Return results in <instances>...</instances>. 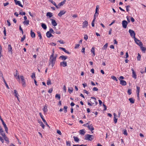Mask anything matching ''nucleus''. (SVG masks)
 <instances>
[{
	"instance_id": "nucleus-1",
	"label": "nucleus",
	"mask_w": 146,
	"mask_h": 146,
	"mask_svg": "<svg viewBox=\"0 0 146 146\" xmlns=\"http://www.w3.org/2000/svg\"><path fill=\"white\" fill-rule=\"evenodd\" d=\"M56 60V57H54V56H53V55H51L49 59V65L51 64L52 68L55 63Z\"/></svg>"
},
{
	"instance_id": "nucleus-2",
	"label": "nucleus",
	"mask_w": 146,
	"mask_h": 146,
	"mask_svg": "<svg viewBox=\"0 0 146 146\" xmlns=\"http://www.w3.org/2000/svg\"><path fill=\"white\" fill-rule=\"evenodd\" d=\"M94 138L93 135L89 134H86L85 136L84 139L86 140L92 141Z\"/></svg>"
},
{
	"instance_id": "nucleus-3",
	"label": "nucleus",
	"mask_w": 146,
	"mask_h": 146,
	"mask_svg": "<svg viewBox=\"0 0 146 146\" xmlns=\"http://www.w3.org/2000/svg\"><path fill=\"white\" fill-rule=\"evenodd\" d=\"M96 99L94 97H91V99L90 100V102L92 104H94L95 103V105H96L98 104V102L96 101Z\"/></svg>"
},
{
	"instance_id": "nucleus-4",
	"label": "nucleus",
	"mask_w": 146,
	"mask_h": 146,
	"mask_svg": "<svg viewBox=\"0 0 146 146\" xmlns=\"http://www.w3.org/2000/svg\"><path fill=\"white\" fill-rule=\"evenodd\" d=\"M135 42L139 46H143V44L141 42L140 40L137 39L136 38H134Z\"/></svg>"
},
{
	"instance_id": "nucleus-5",
	"label": "nucleus",
	"mask_w": 146,
	"mask_h": 146,
	"mask_svg": "<svg viewBox=\"0 0 146 146\" xmlns=\"http://www.w3.org/2000/svg\"><path fill=\"white\" fill-rule=\"evenodd\" d=\"M129 32L131 37H133L134 38H135V34L133 31L131 29H129Z\"/></svg>"
},
{
	"instance_id": "nucleus-6",
	"label": "nucleus",
	"mask_w": 146,
	"mask_h": 146,
	"mask_svg": "<svg viewBox=\"0 0 146 146\" xmlns=\"http://www.w3.org/2000/svg\"><path fill=\"white\" fill-rule=\"evenodd\" d=\"M20 79L22 81V83L23 87H25L26 86L25 81L24 79V77L23 76H21Z\"/></svg>"
},
{
	"instance_id": "nucleus-7",
	"label": "nucleus",
	"mask_w": 146,
	"mask_h": 146,
	"mask_svg": "<svg viewBox=\"0 0 146 146\" xmlns=\"http://www.w3.org/2000/svg\"><path fill=\"white\" fill-rule=\"evenodd\" d=\"M1 122H2V124L4 126V127L5 129V131H6V132L7 133H8V128H7L6 124L5 123L4 121H3V119H1Z\"/></svg>"
},
{
	"instance_id": "nucleus-8",
	"label": "nucleus",
	"mask_w": 146,
	"mask_h": 146,
	"mask_svg": "<svg viewBox=\"0 0 146 146\" xmlns=\"http://www.w3.org/2000/svg\"><path fill=\"white\" fill-rule=\"evenodd\" d=\"M122 24L123 27L125 29L127 28L128 22L125 20H123L122 21Z\"/></svg>"
},
{
	"instance_id": "nucleus-9",
	"label": "nucleus",
	"mask_w": 146,
	"mask_h": 146,
	"mask_svg": "<svg viewBox=\"0 0 146 146\" xmlns=\"http://www.w3.org/2000/svg\"><path fill=\"white\" fill-rule=\"evenodd\" d=\"M82 24L83 25L82 27V28H84L88 26V23L87 21H85L83 22Z\"/></svg>"
},
{
	"instance_id": "nucleus-10",
	"label": "nucleus",
	"mask_w": 146,
	"mask_h": 146,
	"mask_svg": "<svg viewBox=\"0 0 146 146\" xmlns=\"http://www.w3.org/2000/svg\"><path fill=\"white\" fill-rule=\"evenodd\" d=\"M50 19L51 21V23L53 26H56L57 25V23L54 19Z\"/></svg>"
},
{
	"instance_id": "nucleus-11",
	"label": "nucleus",
	"mask_w": 146,
	"mask_h": 146,
	"mask_svg": "<svg viewBox=\"0 0 146 146\" xmlns=\"http://www.w3.org/2000/svg\"><path fill=\"white\" fill-rule=\"evenodd\" d=\"M131 70L132 72V77L135 79H136L137 78V75L135 72L134 71V70L133 68L131 69Z\"/></svg>"
},
{
	"instance_id": "nucleus-12",
	"label": "nucleus",
	"mask_w": 146,
	"mask_h": 146,
	"mask_svg": "<svg viewBox=\"0 0 146 146\" xmlns=\"http://www.w3.org/2000/svg\"><path fill=\"white\" fill-rule=\"evenodd\" d=\"M60 65L63 67H65L67 66V63L66 62L63 61L60 63Z\"/></svg>"
},
{
	"instance_id": "nucleus-13",
	"label": "nucleus",
	"mask_w": 146,
	"mask_h": 146,
	"mask_svg": "<svg viewBox=\"0 0 146 146\" xmlns=\"http://www.w3.org/2000/svg\"><path fill=\"white\" fill-rule=\"evenodd\" d=\"M8 50L9 52H10L11 53V54H12V47L10 44L8 45Z\"/></svg>"
},
{
	"instance_id": "nucleus-14",
	"label": "nucleus",
	"mask_w": 146,
	"mask_h": 146,
	"mask_svg": "<svg viewBox=\"0 0 146 146\" xmlns=\"http://www.w3.org/2000/svg\"><path fill=\"white\" fill-rule=\"evenodd\" d=\"M66 12L64 11H60V13L58 14V16L60 17H61L62 16L64 15Z\"/></svg>"
},
{
	"instance_id": "nucleus-15",
	"label": "nucleus",
	"mask_w": 146,
	"mask_h": 146,
	"mask_svg": "<svg viewBox=\"0 0 146 146\" xmlns=\"http://www.w3.org/2000/svg\"><path fill=\"white\" fill-rule=\"evenodd\" d=\"M88 128L91 131H92L94 129V128L92 124H91L90 125H88Z\"/></svg>"
},
{
	"instance_id": "nucleus-16",
	"label": "nucleus",
	"mask_w": 146,
	"mask_h": 146,
	"mask_svg": "<svg viewBox=\"0 0 146 146\" xmlns=\"http://www.w3.org/2000/svg\"><path fill=\"white\" fill-rule=\"evenodd\" d=\"M66 1V0H64L63 1L61 2V3H59L57 6L59 7H60L63 5L65 3Z\"/></svg>"
},
{
	"instance_id": "nucleus-17",
	"label": "nucleus",
	"mask_w": 146,
	"mask_h": 146,
	"mask_svg": "<svg viewBox=\"0 0 146 146\" xmlns=\"http://www.w3.org/2000/svg\"><path fill=\"white\" fill-rule=\"evenodd\" d=\"M46 35L48 38H50L51 37H53V36L48 31L46 33Z\"/></svg>"
},
{
	"instance_id": "nucleus-18",
	"label": "nucleus",
	"mask_w": 146,
	"mask_h": 146,
	"mask_svg": "<svg viewBox=\"0 0 146 146\" xmlns=\"http://www.w3.org/2000/svg\"><path fill=\"white\" fill-rule=\"evenodd\" d=\"M120 84L123 86H125L126 85L127 83L126 81L123 80H120Z\"/></svg>"
},
{
	"instance_id": "nucleus-19",
	"label": "nucleus",
	"mask_w": 146,
	"mask_h": 146,
	"mask_svg": "<svg viewBox=\"0 0 146 146\" xmlns=\"http://www.w3.org/2000/svg\"><path fill=\"white\" fill-rule=\"evenodd\" d=\"M60 49L62 50H63L64 52L68 54H70V52H69L68 51H67L65 48H62V47H60L59 48Z\"/></svg>"
},
{
	"instance_id": "nucleus-20",
	"label": "nucleus",
	"mask_w": 146,
	"mask_h": 146,
	"mask_svg": "<svg viewBox=\"0 0 146 146\" xmlns=\"http://www.w3.org/2000/svg\"><path fill=\"white\" fill-rule=\"evenodd\" d=\"M13 94L15 97H17V96H19V95L18 94V92L16 90H14Z\"/></svg>"
},
{
	"instance_id": "nucleus-21",
	"label": "nucleus",
	"mask_w": 146,
	"mask_h": 146,
	"mask_svg": "<svg viewBox=\"0 0 146 146\" xmlns=\"http://www.w3.org/2000/svg\"><path fill=\"white\" fill-rule=\"evenodd\" d=\"M31 35L33 38H35V33L32 30L31 31Z\"/></svg>"
},
{
	"instance_id": "nucleus-22",
	"label": "nucleus",
	"mask_w": 146,
	"mask_h": 146,
	"mask_svg": "<svg viewBox=\"0 0 146 146\" xmlns=\"http://www.w3.org/2000/svg\"><path fill=\"white\" fill-rule=\"evenodd\" d=\"M60 58H61L63 60H65L68 57L66 56H61L60 57Z\"/></svg>"
},
{
	"instance_id": "nucleus-23",
	"label": "nucleus",
	"mask_w": 146,
	"mask_h": 146,
	"mask_svg": "<svg viewBox=\"0 0 146 146\" xmlns=\"http://www.w3.org/2000/svg\"><path fill=\"white\" fill-rule=\"evenodd\" d=\"M15 77L16 78L18 79L19 80L20 79L19 75L18 73V71L16 70V74L15 75Z\"/></svg>"
},
{
	"instance_id": "nucleus-24",
	"label": "nucleus",
	"mask_w": 146,
	"mask_h": 146,
	"mask_svg": "<svg viewBox=\"0 0 146 146\" xmlns=\"http://www.w3.org/2000/svg\"><path fill=\"white\" fill-rule=\"evenodd\" d=\"M91 52L93 53V55H92L93 56H94L95 55V48L94 47H93L91 50Z\"/></svg>"
},
{
	"instance_id": "nucleus-25",
	"label": "nucleus",
	"mask_w": 146,
	"mask_h": 146,
	"mask_svg": "<svg viewBox=\"0 0 146 146\" xmlns=\"http://www.w3.org/2000/svg\"><path fill=\"white\" fill-rule=\"evenodd\" d=\"M43 110L44 113H45L47 112L48 110L47 109V107L46 105H45L44 106V108L43 109Z\"/></svg>"
},
{
	"instance_id": "nucleus-26",
	"label": "nucleus",
	"mask_w": 146,
	"mask_h": 146,
	"mask_svg": "<svg viewBox=\"0 0 146 146\" xmlns=\"http://www.w3.org/2000/svg\"><path fill=\"white\" fill-rule=\"evenodd\" d=\"M41 25L42 27L44 30H45L47 29V27L45 24L42 23Z\"/></svg>"
},
{
	"instance_id": "nucleus-27",
	"label": "nucleus",
	"mask_w": 146,
	"mask_h": 146,
	"mask_svg": "<svg viewBox=\"0 0 146 146\" xmlns=\"http://www.w3.org/2000/svg\"><path fill=\"white\" fill-rule=\"evenodd\" d=\"M3 137L5 141L7 142V144L9 143V140L8 138L6 136H5L4 137Z\"/></svg>"
},
{
	"instance_id": "nucleus-28",
	"label": "nucleus",
	"mask_w": 146,
	"mask_h": 146,
	"mask_svg": "<svg viewBox=\"0 0 146 146\" xmlns=\"http://www.w3.org/2000/svg\"><path fill=\"white\" fill-rule=\"evenodd\" d=\"M130 102L131 104H133L134 103L135 100L133 98H131L129 99Z\"/></svg>"
},
{
	"instance_id": "nucleus-29",
	"label": "nucleus",
	"mask_w": 146,
	"mask_h": 146,
	"mask_svg": "<svg viewBox=\"0 0 146 146\" xmlns=\"http://www.w3.org/2000/svg\"><path fill=\"white\" fill-rule=\"evenodd\" d=\"M46 16L50 18L52 16V13L51 12H48L46 14Z\"/></svg>"
},
{
	"instance_id": "nucleus-30",
	"label": "nucleus",
	"mask_w": 146,
	"mask_h": 146,
	"mask_svg": "<svg viewBox=\"0 0 146 146\" xmlns=\"http://www.w3.org/2000/svg\"><path fill=\"white\" fill-rule=\"evenodd\" d=\"M73 138L74 139V141L76 142H78L80 140L79 138L77 137L74 136Z\"/></svg>"
},
{
	"instance_id": "nucleus-31",
	"label": "nucleus",
	"mask_w": 146,
	"mask_h": 146,
	"mask_svg": "<svg viewBox=\"0 0 146 146\" xmlns=\"http://www.w3.org/2000/svg\"><path fill=\"white\" fill-rule=\"evenodd\" d=\"M16 5H19L21 7H23V5L21 3V2L20 1H18L16 2L15 3Z\"/></svg>"
},
{
	"instance_id": "nucleus-32",
	"label": "nucleus",
	"mask_w": 146,
	"mask_h": 146,
	"mask_svg": "<svg viewBox=\"0 0 146 146\" xmlns=\"http://www.w3.org/2000/svg\"><path fill=\"white\" fill-rule=\"evenodd\" d=\"M29 20H26L23 22V23L24 24L28 25L29 24Z\"/></svg>"
},
{
	"instance_id": "nucleus-33",
	"label": "nucleus",
	"mask_w": 146,
	"mask_h": 146,
	"mask_svg": "<svg viewBox=\"0 0 146 146\" xmlns=\"http://www.w3.org/2000/svg\"><path fill=\"white\" fill-rule=\"evenodd\" d=\"M2 78H3V81H4V82L5 83V86H6V87H7V88L8 89H9V88L8 85L7 84L6 81H5L4 78H3V77L2 76Z\"/></svg>"
},
{
	"instance_id": "nucleus-34",
	"label": "nucleus",
	"mask_w": 146,
	"mask_h": 146,
	"mask_svg": "<svg viewBox=\"0 0 146 146\" xmlns=\"http://www.w3.org/2000/svg\"><path fill=\"white\" fill-rule=\"evenodd\" d=\"M46 84L48 85H49L51 84V82L49 79L47 80Z\"/></svg>"
},
{
	"instance_id": "nucleus-35",
	"label": "nucleus",
	"mask_w": 146,
	"mask_h": 146,
	"mask_svg": "<svg viewBox=\"0 0 146 146\" xmlns=\"http://www.w3.org/2000/svg\"><path fill=\"white\" fill-rule=\"evenodd\" d=\"M37 34L38 35V36L39 37L40 39H42V36L40 32L39 31H38V32H37Z\"/></svg>"
},
{
	"instance_id": "nucleus-36",
	"label": "nucleus",
	"mask_w": 146,
	"mask_h": 146,
	"mask_svg": "<svg viewBox=\"0 0 146 146\" xmlns=\"http://www.w3.org/2000/svg\"><path fill=\"white\" fill-rule=\"evenodd\" d=\"M80 131V133L81 134L84 135L85 133V132L84 131V129L81 130Z\"/></svg>"
},
{
	"instance_id": "nucleus-37",
	"label": "nucleus",
	"mask_w": 146,
	"mask_h": 146,
	"mask_svg": "<svg viewBox=\"0 0 146 146\" xmlns=\"http://www.w3.org/2000/svg\"><path fill=\"white\" fill-rule=\"evenodd\" d=\"M39 123H40V125L41 126L42 128L43 129H44L45 125L43 124V123L42 121H40V122Z\"/></svg>"
},
{
	"instance_id": "nucleus-38",
	"label": "nucleus",
	"mask_w": 146,
	"mask_h": 146,
	"mask_svg": "<svg viewBox=\"0 0 146 146\" xmlns=\"http://www.w3.org/2000/svg\"><path fill=\"white\" fill-rule=\"evenodd\" d=\"M140 47L141 48V49L143 51H145L146 50V48H145L144 47H143L142 46H140Z\"/></svg>"
},
{
	"instance_id": "nucleus-39",
	"label": "nucleus",
	"mask_w": 146,
	"mask_h": 146,
	"mask_svg": "<svg viewBox=\"0 0 146 146\" xmlns=\"http://www.w3.org/2000/svg\"><path fill=\"white\" fill-rule=\"evenodd\" d=\"M140 59H141V55L139 53H138V56L137 57V59L139 61L140 60Z\"/></svg>"
},
{
	"instance_id": "nucleus-40",
	"label": "nucleus",
	"mask_w": 146,
	"mask_h": 146,
	"mask_svg": "<svg viewBox=\"0 0 146 146\" xmlns=\"http://www.w3.org/2000/svg\"><path fill=\"white\" fill-rule=\"evenodd\" d=\"M73 91V90L72 88H71V89H70L69 88H68V91L70 94L72 93V92Z\"/></svg>"
},
{
	"instance_id": "nucleus-41",
	"label": "nucleus",
	"mask_w": 146,
	"mask_h": 146,
	"mask_svg": "<svg viewBox=\"0 0 146 146\" xmlns=\"http://www.w3.org/2000/svg\"><path fill=\"white\" fill-rule=\"evenodd\" d=\"M49 31L51 33H52V34H54L55 33L54 31H53V29L52 28L50 29H49Z\"/></svg>"
},
{
	"instance_id": "nucleus-42",
	"label": "nucleus",
	"mask_w": 146,
	"mask_h": 146,
	"mask_svg": "<svg viewBox=\"0 0 146 146\" xmlns=\"http://www.w3.org/2000/svg\"><path fill=\"white\" fill-rule=\"evenodd\" d=\"M55 98H58L59 100H60V94H56L55 95Z\"/></svg>"
},
{
	"instance_id": "nucleus-43",
	"label": "nucleus",
	"mask_w": 146,
	"mask_h": 146,
	"mask_svg": "<svg viewBox=\"0 0 146 146\" xmlns=\"http://www.w3.org/2000/svg\"><path fill=\"white\" fill-rule=\"evenodd\" d=\"M108 46V44L107 43L104 45V46L103 47V49H106L107 48Z\"/></svg>"
},
{
	"instance_id": "nucleus-44",
	"label": "nucleus",
	"mask_w": 146,
	"mask_h": 146,
	"mask_svg": "<svg viewBox=\"0 0 146 146\" xmlns=\"http://www.w3.org/2000/svg\"><path fill=\"white\" fill-rule=\"evenodd\" d=\"M26 38V36L25 35H24L23 37L21 38V42L23 41Z\"/></svg>"
},
{
	"instance_id": "nucleus-45",
	"label": "nucleus",
	"mask_w": 146,
	"mask_h": 146,
	"mask_svg": "<svg viewBox=\"0 0 146 146\" xmlns=\"http://www.w3.org/2000/svg\"><path fill=\"white\" fill-rule=\"evenodd\" d=\"M111 78L113 80H115L116 81H118V80L114 76H111Z\"/></svg>"
},
{
	"instance_id": "nucleus-46",
	"label": "nucleus",
	"mask_w": 146,
	"mask_h": 146,
	"mask_svg": "<svg viewBox=\"0 0 146 146\" xmlns=\"http://www.w3.org/2000/svg\"><path fill=\"white\" fill-rule=\"evenodd\" d=\"M67 106H64V112L66 113L67 112Z\"/></svg>"
},
{
	"instance_id": "nucleus-47",
	"label": "nucleus",
	"mask_w": 146,
	"mask_h": 146,
	"mask_svg": "<svg viewBox=\"0 0 146 146\" xmlns=\"http://www.w3.org/2000/svg\"><path fill=\"white\" fill-rule=\"evenodd\" d=\"M140 88L138 86H137V93H139L140 92Z\"/></svg>"
},
{
	"instance_id": "nucleus-48",
	"label": "nucleus",
	"mask_w": 146,
	"mask_h": 146,
	"mask_svg": "<svg viewBox=\"0 0 146 146\" xmlns=\"http://www.w3.org/2000/svg\"><path fill=\"white\" fill-rule=\"evenodd\" d=\"M127 93L129 95H131L132 93L131 90V89H128L127 91Z\"/></svg>"
},
{
	"instance_id": "nucleus-49",
	"label": "nucleus",
	"mask_w": 146,
	"mask_h": 146,
	"mask_svg": "<svg viewBox=\"0 0 146 146\" xmlns=\"http://www.w3.org/2000/svg\"><path fill=\"white\" fill-rule=\"evenodd\" d=\"M66 145L67 146H70L71 144H70V142L69 141H66Z\"/></svg>"
},
{
	"instance_id": "nucleus-50",
	"label": "nucleus",
	"mask_w": 146,
	"mask_h": 146,
	"mask_svg": "<svg viewBox=\"0 0 146 146\" xmlns=\"http://www.w3.org/2000/svg\"><path fill=\"white\" fill-rule=\"evenodd\" d=\"M53 5H54L57 8H59V7H58L55 3L54 2V1L53 2V3H52Z\"/></svg>"
},
{
	"instance_id": "nucleus-51",
	"label": "nucleus",
	"mask_w": 146,
	"mask_h": 146,
	"mask_svg": "<svg viewBox=\"0 0 146 146\" xmlns=\"http://www.w3.org/2000/svg\"><path fill=\"white\" fill-rule=\"evenodd\" d=\"M123 133L126 135H127V131L126 129L124 130Z\"/></svg>"
},
{
	"instance_id": "nucleus-52",
	"label": "nucleus",
	"mask_w": 146,
	"mask_h": 146,
	"mask_svg": "<svg viewBox=\"0 0 146 146\" xmlns=\"http://www.w3.org/2000/svg\"><path fill=\"white\" fill-rule=\"evenodd\" d=\"M0 133L1 134L2 136L3 137L6 136L4 131H3V132H1V133Z\"/></svg>"
},
{
	"instance_id": "nucleus-53",
	"label": "nucleus",
	"mask_w": 146,
	"mask_h": 146,
	"mask_svg": "<svg viewBox=\"0 0 146 146\" xmlns=\"http://www.w3.org/2000/svg\"><path fill=\"white\" fill-rule=\"evenodd\" d=\"M31 77L32 78H35V74L34 73H33L32 74V75L31 76Z\"/></svg>"
},
{
	"instance_id": "nucleus-54",
	"label": "nucleus",
	"mask_w": 146,
	"mask_h": 146,
	"mask_svg": "<svg viewBox=\"0 0 146 146\" xmlns=\"http://www.w3.org/2000/svg\"><path fill=\"white\" fill-rule=\"evenodd\" d=\"M57 42H59L61 44H64V43L63 41L62 40H58Z\"/></svg>"
},
{
	"instance_id": "nucleus-55",
	"label": "nucleus",
	"mask_w": 146,
	"mask_h": 146,
	"mask_svg": "<svg viewBox=\"0 0 146 146\" xmlns=\"http://www.w3.org/2000/svg\"><path fill=\"white\" fill-rule=\"evenodd\" d=\"M125 7H126V9L127 11V12H128L129 11L128 8H129L130 7V6L129 5H127V6H126Z\"/></svg>"
},
{
	"instance_id": "nucleus-56",
	"label": "nucleus",
	"mask_w": 146,
	"mask_h": 146,
	"mask_svg": "<svg viewBox=\"0 0 146 146\" xmlns=\"http://www.w3.org/2000/svg\"><path fill=\"white\" fill-rule=\"evenodd\" d=\"M4 30L3 31V33L4 35L5 36H6V29L5 27H4Z\"/></svg>"
},
{
	"instance_id": "nucleus-57",
	"label": "nucleus",
	"mask_w": 146,
	"mask_h": 146,
	"mask_svg": "<svg viewBox=\"0 0 146 146\" xmlns=\"http://www.w3.org/2000/svg\"><path fill=\"white\" fill-rule=\"evenodd\" d=\"M53 91V88H52L50 89L48 91V92L49 93H51Z\"/></svg>"
},
{
	"instance_id": "nucleus-58",
	"label": "nucleus",
	"mask_w": 146,
	"mask_h": 146,
	"mask_svg": "<svg viewBox=\"0 0 146 146\" xmlns=\"http://www.w3.org/2000/svg\"><path fill=\"white\" fill-rule=\"evenodd\" d=\"M117 119L116 117H114V121L115 123H116L117 122Z\"/></svg>"
},
{
	"instance_id": "nucleus-59",
	"label": "nucleus",
	"mask_w": 146,
	"mask_h": 146,
	"mask_svg": "<svg viewBox=\"0 0 146 146\" xmlns=\"http://www.w3.org/2000/svg\"><path fill=\"white\" fill-rule=\"evenodd\" d=\"M79 46L80 44H76L74 48H77Z\"/></svg>"
},
{
	"instance_id": "nucleus-60",
	"label": "nucleus",
	"mask_w": 146,
	"mask_h": 146,
	"mask_svg": "<svg viewBox=\"0 0 146 146\" xmlns=\"http://www.w3.org/2000/svg\"><path fill=\"white\" fill-rule=\"evenodd\" d=\"M92 90L94 91H97L98 90V89L96 87H94L93 88Z\"/></svg>"
},
{
	"instance_id": "nucleus-61",
	"label": "nucleus",
	"mask_w": 146,
	"mask_h": 146,
	"mask_svg": "<svg viewBox=\"0 0 146 146\" xmlns=\"http://www.w3.org/2000/svg\"><path fill=\"white\" fill-rule=\"evenodd\" d=\"M84 39L87 40L88 39V36L87 35H85L84 37Z\"/></svg>"
},
{
	"instance_id": "nucleus-62",
	"label": "nucleus",
	"mask_w": 146,
	"mask_h": 146,
	"mask_svg": "<svg viewBox=\"0 0 146 146\" xmlns=\"http://www.w3.org/2000/svg\"><path fill=\"white\" fill-rule=\"evenodd\" d=\"M130 18L131 21L133 22H134L135 21L134 19L131 17H130Z\"/></svg>"
},
{
	"instance_id": "nucleus-63",
	"label": "nucleus",
	"mask_w": 146,
	"mask_h": 146,
	"mask_svg": "<svg viewBox=\"0 0 146 146\" xmlns=\"http://www.w3.org/2000/svg\"><path fill=\"white\" fill-rule=\"evenodd\" d=\"M43 122L47 126L49 127V126L47 123V122H46V121L45 120H44Z\"/></svg>"
},
{
	"instance_id": "nucleus-64",
	"label": "nucleus",
	"mask_w": 146,
	"mask_h": 146,
	"mask_svg": "<svg viewBox=\"0 0 146 146\" xmlns=\"http://www.w3.org/2000/svg\"><path fill=\"white\" fill-rule=\"evenodd\" d=\"M57 133L59 134L60 135H61L62 134V133L60 131L58 130L57 131Z\"/></svg>"
}]
</instances>
